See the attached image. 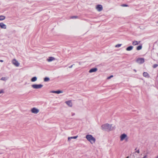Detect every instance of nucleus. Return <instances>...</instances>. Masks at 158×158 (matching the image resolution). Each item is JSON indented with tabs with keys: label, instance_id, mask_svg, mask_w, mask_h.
I'll return each mask as SVG.
<instances>
[{
	"label": "nucleus",
	"instance_id": "obj_1",
	"mask_svg": "<svg viewBox=\"0 0 158 158\" xmlns=\"http://www.w3.org/2000/svg\"><path fill=\"white\" fill-rule=\"evenodd\" d=\"M86 139L91 144H93L95 143L96 140L95 138L92 135L88 134L86 135Z\"/></svg>",
	"mask_w": 158,
	"mask_h": 158
},
{
	"label": "nucleus",
	"instance_id": "obj_2",
	"mask_svg": "<svg viewBox=\"0 0 158 158\" xmlns=\"http://www.w3.org/2000/svg\"><path fill=\"white\" fill-rule=\"evenodd\" d=\"M101 128L103 130L109 131L112 130V125L108 123L104 124L101 126Z\"/></svg>",
	"mask_w": 158,
	"mask_h": 158
},
{
	"label": "nucleus",
	"instance_id": "obj_3",
	"mask_svg": "<svg viewBox=\"0 0 158 158\" xmlns=\"http://www.w3.org/2000/svg\"><path fill=\"white\" fill-rule=\"evenodd\" d=\"M119 138L121 141H124L125 142H127L128 139L127 135L125 133H123L121 134Z\"/></svg>",
	"mask_w": 158,
	"mask_h": 158
},
{
	"label": "nucleus",
	"instance_id": "obj_4",
	"mask_svg": "<svg viewBox=\"0 0 158 158\" xmlns=\"http://www.w3.org/2000/svg\"><path fill=\"white\" fill-rule=\"evenodd\" d=\"M95 9L97 11L101 12L103 10V6L101 4H97L95 6Z\"/></svg>",
	"mask_w": 158,
	"mask_h": 158
},
{
	"label": "nucleus",
	"instance_id": "obj_5",
	"mask_svg": "<svg viewBox=\"0 0 158 158\" xmlns=\"http://www.w3.org/2000/svg\"><path fill=\"white\" fill-rule=\"evenodd\" d=\"M39 109L36 107L32 108L31 110V112L34 114H38L39 112Z\"/></svg>",
	"mask_w": 158,
	"mask_h": 158
},
{
	"label": "nucleus",
	"instance_id": "obj_6",
	"mask_svg": "<svg viewBox=\"0 0 158 158\" xmlns=\"http://www.w3.org/2000/svg\"><path fill=\"white\" fill-rule=\"evenodd\" d=\"M31 87L34 89H37L41 88L43 87V85L41 84H34L32 85Z\"/></svg>",
	"mask_w": 158,
	"mask_h": 158
},
{
	"label": "nucleus",
	"instance_id": "obj_7",
	"mask_svg": "<svg viewBox=\"0 0 158 158\" xmlns=\"http://www.w3.org/2000/svg\"><path fill=\"white\" fill-rule=\"evenodd\" d=\"M12 63L14 65L17 67H19L20 64L19 63V61L15 59L12 60Z\"/></svg>",
	"mask_w": 158,
	"mask_h": 158
},
{
	"label": "nucleus",
	"instance_id": "obj_8",
	"mask_svg": "<svg viewBox=\"0 0 158 158\" xmlns=\"http://www.w3.org/2000/svg\"><path fill=\"white\" fill-rule=\"evenodd\" d=\"M136 61L138 64H141L144 63V60L143 58H139Z\"/></svg>",
	"mask_w": 158,
	"mask_h": 158
},
{
	"label": "nucleus",
	"instance_id": "obj_9",
	"mask_svg": "<svg viewBox=\"0 0 158 158\" xmlns=\"http://www.w3.org/2000/svg\"><path fill=\"white\" fill-rule=\"evenodd\" d=\"M65 103L69 107H72L73 106V103L71 100L66 101Z\"/></svg>",
	"mask_w": 158,
	"mask_h": 158
},
{
	"label": "nucleus",
	"instance_id": "obj_10",
	"mask_svg": "<svg viewBox=\"0 0 158 158\" xmlns=\"http://www.w3.org/2000/svg\"><path fill=\"white\" fill-rule=\"evenodd\" d=\"M0 27L2 29H5L6 28V25L3 23H0Z\"/></svg>",
	"mask_w": 158,
	"mask_h": 158
},
{
	"label": "nucleus",
	"instance_id": "obj_11",
	"mask_svg": "<svg viewBox=\"0 0 158 158\" xmlns=\"http://www.w3.org/2000/svg\"><path fill=\"white\" fill-rule=\"evenodd\" d=\"M55 60V58L53 57H49L47 59V60L48 62H50Z\"/></svg>",
	"mask_w": 158,
	"mask_h": 158
},
{
	"label": "nucleus",
	"instance_id": "obj_12",
	"mask_svg": "<svg viewBox=\"0 0 158 158\" xmlns=\"http://www.w3.org/2000/svg\"><path fill=\"white\" fill-rule=\"evenodd\" d=\"M140 42V41H139L134 40L132 42V44L133 45L135 46L139 44Z\"/></svg>",
	"mask_w": 158,
	"mask_h": 158
},
{
	"label": "nucleus",
	"instance_id": "obj_13",
	"mask_svg": "<svg viewBox=\"0 0 158 158\" xmlns=\"http://www.w3.org/2000/svg\"><path fill=\"white\" fill-rule=\"evenodd\" d=\"M97 71V68H94L91 69L89 70V73H92L93 72H95Z\"/></svg>",
	"mask_w": 158,
	"mask_h": 158
},
{
	"label": "nucleus",
	"instance_id": "obj_14",
	"mask_svg": "<svg viewBox=\"0 0 158 158\" xmlns=\"http://www.w3.org/2000/svg\"><path fill=\"white\" fill-rule=\"evenodd\" d=\"M78 137V136H76L73 137H69L68 138V141H70V140L72 139H76Z\"/></svg>",
	"mask_w": 158,
	"mask_h": 158
},
{
	"label": "nucleus",
	"instance_id": "obj_15",
	"mask_svg": "<svg viewBox=\"0 0 158 158\" xmlns=\"http://www.w3.org/2000/svg\"><path fill=\"white\" fill-rule=\"evenodd\" d=\"M37 80V78L36 77H34L31 79V81L32 82H34L36 81Z\"/></svg>",
	"mask_w": 158,
	"mask_h": 158
},
{
	"label": "nucleus",
	"instance_id": "obj_16",
	"mask_svg": "<svg viewBox=\"0 0 158 158\" xmlns=\"http://www.w3.org/2000/svg\"><path fill=\"white\" fill-rule=\"evenodd\" d=\"M133 47L132 46L128 47L126 49V50L127 51H131L133 49Z\"/></svg>",
	"mask_w": 158,
	"mask_h": 158
},
{
	"label": "nucleus",
	"instance_id": "obj_17",
	"mask_svg": "<svg viewBox=\"0 0 158 158\" xmlns=\"http://www.w3.org/2000/svg\"><path fill=\"white\" fill-rule=\"evenodd\" d=\"M142 45L141 44L137 47L136 49L137 50L139 51L141 50L142 49Z\"/></svg>",
	"mask_w": 158,
	"mask_h": 158
},
{
	"label": "nucleus",
	"instance_id": "obj_18",
	"mask_svg": "<svg viewBox=\"0 0 158 158\" xmlns=\"http://www.w3.org/2000/svg\"><path fill=\"white\" fill-rule=\"evenodd\" d=\"M6 17L4 15H0V21H2L5 19Z\"/></svg>",
	"mask_w": 158,
	"mask_h": 158
},
{
	"label": "nucleus",
	"instance_id": "obj_19",
	"mask_svg": "<svg viewBox=\"0 0 158 158\" xmlns=\"http://www.w3.org/2000/svg\"><path fill=\"white\" fill-rule=\"evenodd\" d=\"M50 80L49 78L48 77H45L44 78V81L45 82H47Z\"/></svg>",
	"mask_w": 158,
	"mask_h": 158
},
{
	"label": "nucleus",
	"instance_id": "obj_20",
	"mask_svg": "<svg viewBox=\"0 0 158 158\" xmlns=\"http://www.w3.org/2000/svg\"><path fill=\"white\" fill-rule=\"evenodd\" d=\"M143 76L145 77H148L149 75L146 72H144L143 73Z\"/></svg>",
	"mask_w": 158,
	"mask_h": 158
},
{
	"label": "nucleus",
	"instance_id": "obj_21",
	"mask_svg": "<svg viewBox=\"0 0 158 158\" xmlns=\"http://www.w3.org/2000/svg\"><path fill=\"white\" fill-rule=\"evenodd\" d=\"M121 46H122L121 44H117L115 45V47L118 48L120 47Z\"/></svg>",
	"mask_w": 158,
	"mask_h": 158
},
{
	"label": "nucleus",
	"instance_id": "obj_22",
	"mask_svg": "<svg viewBox=\"0 0 158 158\" xmlns=\"http://www.w3.org/2000/svg\"><path fill=\"white\" fill-rule=\"evenodd\" d=\"M1 80L2 81H6L7 80V79L5 77H2L1 78Z\"/></svg>",
	"mask_w": 158,
	"mask_h": 158
},
{
	"label": "nucleus",
	"instance_id": "obj_23",
	"mask_svg": "<svg viewBox=\"0 0 158 158\" xmlns=\"http://www.w3.org/2000/svg\"><path fill=\"white\" fill-rule=\"evenodd\" d=\"M62 93V91H60V90H58V91H56V93L57 94H59L60 93Z\"/></svg>",
	"mask_w": 158,
	"mask_h": 158
},
{
	"label": "nucleus",
	"instance_id": "obj_24",
	"mask_svg": "<svg viewBox=\"0 0 158 158\" xmlns=\"http://www.w3.org/2000/svg\"><path fill=\"white\" fill-rule=\"evenodd\" d=\"M121 6L122 7H127L128 6V5L127 4H123L121 5Z\"/></svg>",
	"mask_w": 158,
	"mask_h": 158
},
{
	"label": "nucleus",
	"instance_id": "obj_25",
	"mask_svg": "<svg viewBox=\"0 0 158 158\" xmlns=\"http://www.w3.org/2000/svg\"><path fill=\"white\" fill-rule=\"evenodd\" d=\"M158 66V65L157 64H155L153 65V67L154 68H155L156 67Z\"/></svg>",
	"mask_w": 158,
	"mask_h": 158
},
{
	"label": "nucleus",
	"instance_id": "obj_26",
	"mask_svg": "<svg viewBox=\"0 0 158 158\" xmlns=\"http://www.w3.org/2000/svg\"><path fill=\"white\" fill-rule=\"evenodd\" d=\"M113 77V75H111L110 76L108 77L107 78V79H110V78L112 77Z\"/></svg>",
	"mask_w": 158,
	"mask_h": 158
},
{
	"label": "nucleus",
	"instance_id": "obj_27",
	"mask_svg": "<svg viewBox=\"0 0 158 158\" xmlns=\"http://www.w3.org/2000/svg\"><path fill=\"white\" fill-rule=\"evenodd\" d=\"M3 93H4V91L3 90H2L1 91H0V94Z\"/></svg>",
	"mask_w": 158,
	"mask_h": 158
},
{
	"label": "nucleus",
	"instance_id": "obj_28",
	"mask_svg": "<svg viewBox=\"0 0 158 158\" xmlns=\"http://www.w3.org/2000/svg\"><path fill=\"white\" fill-rule=\"evenodd\" d=\"M73 65H72L69 66L68 67L69 68H71L73 67Z\"/></svg>",
	"mask_w": 158,
	"mask_h": 158
},
{
	"label": "nucleus",
	"instance_id": "obj_29",
	"mask_svg": "<svg viewBox=\"0 0 158 158\" xmlns=\"http://www.w3.org/2000/svg\"><path fill=\"white\" fill-rule=\"evenodd\" d=\"M51 93H56V91H52L51 92Z\"/></svg>",
	"mask_w": 158,
	"mask_h": 158
},
{
	"label": "nucleus",
	"instance_id": "obj_30",
	"mask_svg": "<svg viewBox=\"0 0 158 158\" xmlns=\"http://www.w3.org/2000/svg\"><path fill=\"white\" fill-rule=\"evenodd\" d=\"M72 18H77V16H74V17H72Z\"/></svg>",
	"mask_w": 158,
	"mask_h": 158
},
{
	"label": "nucleus",
	"instance_id": "obj_31",
	"mask_svg": "<svg viewBox=\"0 0 158 158\" xmlns=\"http://www.w3.org/2000/svg\"><path fill=\"white\" fill-rule=\"evenodd\" d=\"M75 115V113H72V116H73V115Z\"/></svg>",
	"mask_w": 158,
	"mask_h": 158
},
{
	"label": "nucleus",
	"instance_id": "obj_32",
	"mask_svg": "<svg viewBox=\"0 0 158 158\" xmlns=\"http://www.w3.org/2000/svg\"><path fill=\"white\" fill-rule=\"evenodd\" d=\"M0 61L1 62H3V60H0Z\"/></svg>",
	"mask_w": 158,
	"mask_h": 158
},
{
	"label": "nucleus",
	"instance_id": "obj_33",
	"mask_svg": "<svg viewBox=\"0 0 158 158\" xmlns=\"http://www.w3.org/2000/svg\"><path fill=\"white\" fill-rule=\"evenodd\" d=\"M156 158H158V156L156 157Z\"/></svg>",
	"mask_w": 158,
	"mask_h": 158
},
{
	"label": "nucleus",
	"instance_id": "obj_34",
	"mask_svg": "<svg viewBox=\"0 0 158 158\" xmlns=\"http://www.w3.org/2000/svg\"><path fill=\"white\" fill-rule=\"evenodd\" d=\"M157 23H158V22H157Z\"/></svg>",
	"mask_w": 158,
	"mask_h": 158
}]
</instances>
